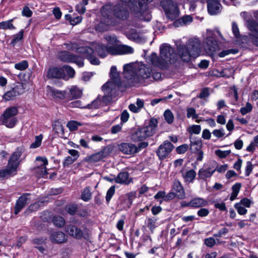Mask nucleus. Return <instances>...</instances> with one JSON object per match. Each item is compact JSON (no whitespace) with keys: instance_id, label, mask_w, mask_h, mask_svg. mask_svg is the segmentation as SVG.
<instances>
[{"instance_id":"obj_1","label":"nucleus","mask_w":258,"mask_h":258,"mask_svg":"<svg viewBox=\"0 0 258 258\" xmlns=\"http://www.w3.org/2000/svg\"><path fill=\"white\" fill-rule=\"evenodd\" d=\"M151 69L143 63L138 66L131 64H125L123 66V75L131 83L140 82V78H149L151 77Z\"/></svg>"},{"instance_id":"obj_2","label":"nucleus","mask_w":258,"mask_h":258,"mask_svg":"<svg viewBox=\"0 0 258 258\" xmlns=\"http://www.w3.org/2000/svg\"><path fill=\"white\" fill-rule=\"evenodd\" d=\"M187 47L180 43H176L177 51L181 60L185 62H188L191 57H197L200 52L201 44L199 39L192 38L188 40Z\"/></svg>"},{"instance_id":"obj_3","label":"nucleus","mask_w":258,"mask_h":258,"mask_svg":"<svg viewBox=\"0 0 258 258\" xmlns=\"http://www.w3.org/2000/svg\"><path fill=\"white\" fill-rule=\"evenodd\" d=\"M128 7L131 12L139 19L150 21L151 16L148 12V4L153 0H120Z\"/></svg>"},{"instance_id":"obj_4","label":"nucleus","mask_w":258,"mask_h":258,"mask_svg":"<svg viewBox=\"0 0 258 258\" xmlns=\"http://www.w3.org/2000/svg\"><path fill=\"white\" fill-rule=\"evenodd\" d=\"M112 13L114 17L120 20H126L130 15L128 8L126 5L119 3L113 6L112 7L109 5L103 6L101 13L104 17L109 18V13Z\"/></svg>"},{"instance_id":"obj_5","label":"nucleus","mask_w":258,"mask_h":258,"mask_svg":"<svg viewBox=\"0 0 258 258\" xmlns=\"http://www.w3.org/2000/svg\"><path fill=\"white\" fill-rule=\"evenodd\" d=\"M158 120L151 118L148 125L137 129L131 136L134 142H139L153 136L156 132L158 126Z\"/></svg>"},{"instance_id":"obj_6","label":"nucleus","mask_w":258,"mask_h":258,"mask_svg":"<svg viewBox=\"0 0 258 258\" xmlns=\"http://www.w3.org/2000/svg\"><path fill=\"white\" fill-rule=\"evenodd\" d=\"M18 113V108L15 106L7 108L0 116L2 124L9 128H13L17 122L16 115Z\"/></svg>"},{"instance_id":"obj_7","label":"nucleus","mask_w":258,"mask_h":258,"mask_svg":"<svg viewBox=\"0 0 258 258\" xmlns=\"http://www.w3.org/2000/svg\"><path fill=\"white\" fill-rule=\"evenodd\" d=\"M24 151L25 149L23 147H18L10 157L7 169L11 174L16 173L21 162L20 158L23 154Z\"/></svg>"},{"instance_id":"obj_8","label":"nucleus","mask_w":258,"mask_h":258,"mask_svg":"<svg viewBox=\"0 0 258 258\" xmlns=\"http://www.w3.org/2000/svg\"><path fill=\"white\" fill-rule=\"evenodd\" d=\"M160 56L167 64L174 62L177 57L174 48L167 44H163L160 46Z\"/></svg>"},{"instance_id":"obj_9","label":"nucleus","mask_w":258,"mask_h":258,"mask_svg":"<svg viewBox=\"0 0 258 258\" xmlns=\"http://www.w3.org/2000/svg\"><path fill=\"white\" fill-rule=\"evenodd\" d=\"M161 6L169 19L174 20L178 17L179 11L177 6L171 0H161Z\"/></svg>"},{"instance_id":"obj_10","label":"nucleus","mask_w":258,"mask_h":258,"mask_svg":"<svg viewBox=\"0 0 258 258\" xmlns=\"http://www.w3.org/2000/svg\"><path fill=\"white\" fill-rule=\"evenodd\" d=\"M77 52L78 53L84 55L88 59L90 63L94 65H98L100 63L99 60L94 55V47L92 46H80L77 48Z\"/></svg>"},{"instance_id":"obj_11","label":"nucleus","mask_w":258,"mask_h":258,"mask_svg":"<svg viewBox=\"0 0 258 258\" xmlns=\"http://www.w3.org/2000/svg\"><path fill=\"white\" fill-rule=\"evenodd\" d=\"M214 164L216 165L217 163L214 161L204 164L203 167L198 171V178L203 180H206L208 178H210L215 172Z\"/></svg>"},{"instance_id":"obj_12","label":"nucleus","mask_w":258,"mask_h":258,"mask_svg":"<svg viewBox=\"0 0 258 258\" xmlns=\"http://www.w3.org/2000/svg\"><path fill=\"white\" fill-rule=\"evenodd\" d=\"M30 196V194L29 193L23 194L16 201L14 208V213L15 215H18L20 211L30 203L31 201Z\"/></svg>"},{"instance_id":"obj_13","label":"nucleus","mask_w":258,"mask_h":258,"mask_svg":"<svg viewBox=\"0 0 258 258\" xmlns=\"http://www.w3.org/2000/svg\"><path fill=\"white\" fill-rule=\"evenodd\" d=\"M173 145L168 141H165L160 145L157 151V155L161 160L164 159L172 151Z\"/></svg>"},{"instance_id":"obj_14","label":"nucleus","mask_w":258,"mask_h":258,"mask_svg":"<svg viewBox=\"0 0 258 258\" xmlns=\"http://www.w3.org/2000/svg\"><path fill=\"white\" fill-rule=\"evenodd\" d=\"M147 61L153 66L158 67L161 69H166L168 65L166 62L162 59L160 56L159 57L155 52L152 53L147 58Z\"/></svg>"},{"instance_id":"obj_15","label":"nucleus","mask_w":258,"mask_h":258,"mask_svg":"<svg viewBox=\"0 0 258 258\" xmlns=\"http://www.w3.org/2000/svg\"><path fill=\"white\" fill-rule=\"evenodd\" d=\"M93 46L94 47L98 55L102 58L106 56L108 54H113V46H109L102 44L93 43Z\"/></svg>"},{"instance_id":"obj_16","label":"nucleus","mask_w":258,"mask_h":258,"mask_svg":"<svg viewBox=\"0 0 258 258\" xmlns=\"http://www.w3.org/2000/svg\"><path fill=\"white\" fill-rule=\"evenodd\" d=\"M118 148L124 154L133 155L138 153L137 146L131 143H121Z\"/></svg>"},{"instance_id":"obj_17","label":"nucleus","mask_w":258,"mask_h":258,"mask_svg":"<svg viewBox=\"0 0 258 258\" xmlns=\"http://www.w3.org/2000/svg\"><path fill=\"white\" fill-rule=\"evenodd\" d=\"M47 94L53 98L67 100V92L55 89L50 86L47 87Z\"/></svg>"},{"instance_id":"obj_18","label":"nucleus","mask_w":258,"mask_h":258,"mask_svg":"<svg viewBox=\"0 0 258 258\" xmlns=\"http://www.w3.org/2000/svg\"><path fill=\"white\" fill-rule=\"evenodd\" d=\"M204 48L209 53L213 54L218 48L217 41L213 37H208L204 44Z\"/></svg>"},{"instance_id":"obj_19","label":"nucleus","mask_w":258,"mask_h":258,"mask_svg":"<svg viewBox=\"0 0 258 258\" xmlns=\"http://www.w3.org/2000/svg\"><path fill=\"white\" fill-rule=\"evenodd\" d=\"M47 76L48 78H63L65 77L64 69L62 67L50 68L48 70Z\"/></svg>"},{"instance_id":"obj_20","label":"nucleus","mask_w":258,"mask_h":258,"mask_svg":"<svg viewBox=\"0 0 258 258\" xmlns=\"http://www.w3.org/2000/svg\"><path fill=\"white\" fill-rule=\"evenodd\" d=\"M66 232L76 239H81L83 236V231L74 225H68L66 227Z\"/></svg>"},{"instance_id":"obj_21","label":"nucleus","mask_w":258,"mask_h":258,"mask_svg":"<svg viewBox=\"0 0 258 258\" xmlns=\"http://www.w3.org/2000/svg\"><path fill=\"white\" fill-rule=\"evenodd\" d=\"M221 4L217 0L208 1V11L211 15L218 14L220 11Z\"/></svg>"},{"instance_id":"obj_22","label":"nucleus","mask_w":258,"mask_h":258,"mask_svg":"<svg viewBox=\"0 0 258 258\" xmlns=\"http://www.w3.org/2000/svg\"><path fill=\"white\" fill-rule=\"evenodd\" d=\"M132 182L130 178L129 174L127 171L119 172L116 177H115V182L121 184L128 185Z\"/></svg>"},{"instance_id":"obj_23","label":"nucleus","mask_w":258,"mask_h":258,"mask_svg":"<svg viewBox=\"0 0 258 258\" xmlns=\"http://www.w3.org/2000/svg\"><path fill=\"white\" fill-rule=\"evenodd\" d=\"M82 91L76 86H73L69 89V92H67V100H71L81 97Z\"/></svg>"},{"instance_id":"obj_24","label":"nucleus","mask_w":258,"mask_h":258,"mask_svg":"<svg viewBox=\"0 0 258 258\" xmlns=\"http://www.w3.org/2000/svg\"><path fill=\"white\" fill-rule=\"evenodd\" d=\"M113 55L131 54L134 52V49L131 46L125 45H118L116 47L113 46Z\"/></svg>"},{"instance_id":"obj_25","label":"nucleus","mask_w":258,"mask_h":258,"mask_svg":"<svg viewBox=\"0 0 258 258\" xmlns=\"http://www.w3.org/2000/svg\"><path fill=\"white\" fill-rule=\"evenodd\" d=\"M208 202L201 198H196L192 199L186 205V207H191L193 208H198L207 206Z\"/></svg>"},{"instance_id":"obj_26","label":"nucleus","mask_w":258,"mask_h":258,"mask_svg":"<svg viewBox=\"0 0 258 258\" xmlns=\"http://www.w3.org/2000/svg\"><path fill=\"white\" fill-rule=\"evenodd\" d=\"M173 190L175 192V195L179 199H183L185 197L183 187L181 183L178 180H175L173 185Z\"/></svg>"},{"instance_id":"obj_27","label":"nucleus","mask_w":258,"mask_h":258,"mask_svg":"<svg viewBox=\"0 0 258 258\" xmlns=\"http://www.w3.org/2000/svg\"><path fill=\"white\" fill-rule=\"evenodd\" d=\"M50 239L53 242L61 243L66 242L67 238L64 233L58 231L54 232L51 234Z\"/></svg>"},{"instance_id":"obj_28","label":"nucleus","mask_w":258,"mask_h":258,"mask_svg":"<svg viewBox=\"0 0 258 258\" xmlns=\"http://www.w3.org/2000/svg\"><path fill=\"white\" fill-rule=\"evenodd\" d=\"M107 156V153L105 150H102L95 154L87 157V160L90 162H97L101 161Z\"/></svg>"},{"instance_id":"obj_29","label":"nucleus","mask_w":258,"mask_h":258,"mask_svg":"<svg viewBox=\"0 0 258 258\" xmlns=\"http://www.w3.org/2000/svg\"><path fill=\"white\" fill-rule=\"evenodd\" d=\"M110 75L111 79L116 85L119 86L120 85L119 75L117 71V69L115 66H112L111 68Z\"/></svg>"},{"instance_id":"obj_30","label":"nucleus","mask_w":258,"mask_h":258,"mask_svg":"<svg viewBox=\"0 0 258 258\" xmlns=\"http://www.w3.org/2000/svg\"><path fill=\"white\" fill-rule=\"evenodd\" d=\"M246 26L250 31L249 34L258 33V23L254 20L249 19L246 22Z\"/></svg>"},{"instance_id":"obj_31","label":"nucleus","mask_w":258,"mask_h":258,"mask_svg":"<svg viewBox=\"0 0 258 258\" xmlns=\"http://www.w3.org/2000/svg\"><path fill=\"white\" fill-rule=\"evenodd\" d=\"M182 174L185 181L190 183L193 182L196 176L197 173L194 170L190 169L185 173L182 172Z\"/></svg>"},{"instance_id":"obj_32","label":"nucleus","mask_w":258,"mask_h":258,"mask_svg":"<svg viewBox=\"0 0 258 258\" xmlns=\"http://www.w3.org/2000/svg\"><path fill=\"white\" fill-rule=\"evenodd\" d=\"M53 131L58 135L63 136L64 134V127L60 121L57 120L55 121L52 124Z\"/></svg>"},{"instance_id":"obj_33","label":"nucleus","mask_w":258,"mask_h":258,"mask_svg":"<svg viewBox=\"0 0 258 258\" xmlns=\"http://www.w3.org/2000/svg\"><path fill=\"white\" fill-rule=\"evenodd\" d=\"M92 198L90 187H85L81 192V199L84 202H88Z\"/></svg>"},{"instance_id":"obj_34","label":"nucleus","mask_w":258,"mask_h":258,"mask_svg":"<svg viewBox=\"0 0 258 258\" xmlns=\"http://www.w3.org/2000/svg\"><path fill=\"white\" fill-rule=\"evenodd\" d=\"M74 54L67 51L61 52L59 55V59L64 62H72Z\"/></svg>"},{"instance_id":"obj_35","label":"nucleus","mask_w":258,"mask_h":258,"mask_svg":"<svg viewBox=\"0 0 258 258\" xmlns=\"http://www.w3.org/2000/svg\"><path fill=\"white\" fill-rule=\"evenodd\" d=\"M14 19H12L8 21L0 22V29H15L16 28L12 23Z\"/></svg>"},{"instance_id":"obj_36","label":"nucleus","mask_w":258,"mask_h":258,"mask_svg":"<svg viewBox=\"0 0 258 258\" xmlns=\"http://www.w3.org/2000/svg\"><path fill=\"white\" fill-rule=\"evenodd\" d=\"M88 4V0H82L81 2L76 5L75 9L80 14H83L86 12L85 6Z\"/></svg>"},{"instance_id":"obj_37","label":"nucleus","mask_w":258,"mask_h":258,"mask_svg":"<svg viewBox=\"0 0 258 258\" xmlns=\"http://www.w3.org/2000/svg\"><path fill=\"white\" fill-rule=\"evenodd\" d=\"M82 125V123L75 120H70L68 122L67 126L71 132L77 131L79 127Z\"/></svg>"},{"instance_id":"obj_38","label":"nucleus","mask_w":258,"mask_h":258,"mask_svg":"<svg viewBox=\"0 0 258 258\" xmlns=\"http://www.w3.org/2000/svg\"><path fill=\"white\" fill-rule=\"evenodd\" d=\"M33 171L35 175L38 177H43L47 174L46 167H35Z\"/></svg>"},{"instance_id":"obj_39","label":"nucleus","mask_w":258,"mask_h":258,"mask_svg":"<svg viewBox=\"0 0 258 258\" xmlns=\"http://www.w3.org/2000/svg\"><path fill=\"white\" fill-rule=\"evenodd\" d=\"M35 164L37 167H46L48 165V160L45 157L38 156L35 159Z\"/></svg>"},{"instance_id":"obj_40","label":"nucleus","mask_w":258,"mask_h":258,"mask_svg":"<svg viewBox=\"0 0 258 258\" xmlns=\"http://www.w3.org/2000/svg\"><path fill=\"white\" fill-rule=\"evenodd\" d=\"M17 96L22 94L25 92L26 89L25 85L22 83H18L17 84L12 88Z\"/></svg>"},{"instance_id":"obj_41","label":"nucleus","mask_w":258,"mask_h":258,"mask_svg":"<svg viewBox=\"0 0 258 258\" xmlns=\"http://www.w3.org/2000/svg\"><path fill=\"white\" fill-rule=\"evenodd\" d=\"M105 39L107 41L109 44L111 45V46L116 47L118 46V41L116 37L114 35H107L105 37Z\"/></svg>"},{"instance_id":"obj_42","label":"nucleus","mask_w":258,"mask_h":258,"mask_svg":"<svg viewBox=\"0 0 258 258\" xmlns=\"http://www.w3.org/2000/svg\"><path fill=\"white\" fill-rule=\"evenodd\" d=\"M52 222L55 226L59 227H63L65 224L64 219L62 217L59 216H54L52 219Z\"/></svg>"},{"instance_id":"obj_43","label":"nucleus","mask_w":258,"mask_h":258,"mask_svg":"<svg viewBox=\"0 0 258 258\" xmlns=\"http://www.w3.org/2000/svg\"><path fill=\"white\" fill-rule=\"evenodd\" d=\"M24 30L22 29L18 33L14 35L11 41V44L15 46L18 42L21 40L23 37Z\"/></svg>"},{"instance_id":"obj_44","label":"nucleus","mask_w":258,"mask_h":258,"mask_svg":"<svg viewBox=\"0 0 258 258\" xmlns=\"http://www.w3.org/2000/svg\"><path fill=\"white\" fill-rule=\"evenodd\" d=\"M156 221L155 218H148L146 221L145 224L147 227L150 230L151 233H153L154 229L156 228Z\"/></svg>"},{"instance_id":"obj_45","label":"nucleus","mask_w":258,"mask_h":258,"mask_svg":"<svg viewBox=\"0 0 258 258\" xmlns=\"http://www.w3.org/2000/svg\"><path fill=\"white\" fill-rule=\"evenodd\" d=\"M107 20H105V22H100L96 26V29L99 31H106L108 29V26L109 25V20L108 18L104 17Z\"/></svg>"},{"instance_id":"obj_46","label":"nucleus","mask_w":258,"mask_h":258,"mask_svg":"<svg viewBox=\"0 0 258 258\" xmlns=\"http://www.w3.org/2000/svg\"><path fill=\"white\" fill-rule=\"evenodd\" d=\"M16 96H17V95H16L14 90L12 89L3 95V98L6 101H10L14 99Z\"/></svg>"},{"instance_id":"obj_47","label":"nucleus","mask_w":258,"mask_h":258,"mask_svg":"<svg viewBox=\"0 0 258 258\" xmlns=\"http://www.w3.org/2000/svg\"><path fill=\"white\" fill-rule=\"evenodd\" d=\"M127 37L131 40H137L140 36L137 31L135 29H131L126 32Z\"/></svg>"},{"instance_id":"obj_48","label":"nucleus","mask_w":258,"mask_h":258,"mask_svg":"<svg viewBox=\"0 0 258 258\" xmlns=\"http://www.w3.org/2000/svg\"><path fill=\"white\" fill-rule=\"evenodd\" d=\"M202 141L200 139H197L196 138L192 139L190 140V149L192 151L193 147L196 146L195 149L198 150L199 148L202 146Z\"/></svg>"},{"instance_id":"obj_49","label":"nucleus","mask_w":258,"mask_h":258,"mask_svg":"<svg viewBox=\"0 0 258 258\" xmlns=\"http://www.w3.org/2000/svg\"><path fill=\"white\" fill-rule=\"evenodd\" d=\"M164 116L167 122L169 124L173 122L174 120V115L170 110L167 109L165 111L164 113Z\"/></svg>"},{"instance_id":"obj_50","label":"nucleus","mask_w":258,"mask_h":258,"mask_svg":"<svg viewBox=\"0 0 258 258\" xmlns=\"http://www.w3.org/2000/svg\"><path fill=\"white\" fill-rule=\"evenodd\" d=\"M28 67V62L27 60H24L15 64V68L20 71H24Z\"/></svg>"},{"instance_id":"obj_51","label":"nucleus","mask_w":258,"mask_h":258,"mask_svg":"<svg viewBox=\"0 0 258 258\" xmlns=\"http://www.w3.org/2000/svg\"><path fill=\"white\" fill-rule=\"evenodd\" d=\"M66 211L70 215H74L78 209V206L76 204H70L66 207Z\"/></svg>"},{"instance_id":"obj_52","label":"nucleus","mask_w":258,"mask_h":258,"mask_svg":"<svg viewBox=\"0 0 258 258\" xmlns=\"http://www.w3.org/2000/svg\"><path fill=\"white\" fill-rule=\"evenodd\" d=\"M201 131V127L200 125H192L189 126L188 128V132L190 134H196L198 135L200 133Z\"/></svg>"},{"instance_id":"obj_53","label":"nucleus","mask_w":258,"mask_h":258,"mask_svg":"<svg viewBox=\"0 0 258 258\" xmlns=\"http://www.w3.org/2000/svg\"><path fill=\"white\" fill-rule=\"evenodd\" d=\"M252 109V105L249 102H247L245 106L240 108V112L242 115L250 112Z\"/></svg>"},{"instance_id":"obj_54","label":"nucleus","mask_w":258,"mask_h":258,"mask_svg":"<svg viewBox=\"0 0 258 258\" xmlns=\"http://www.w3.org/2000/svg\"><path fill=\"white\" fill-rule=\"evenodd\" d=\"M42 139V136L41 135L36 136L34 142L32 143L30 146V148L35 149L39 147L41 144Z\"/></svg>"},{"instance_id":"obj_55","label":"nucleus","mask_w":258,"mask_h":258,"mask_svg":"<svg viewBox=\"0 0 258 258\" xmlns=\"http://www.w3.org/2000/svg\"><path fill=\"white\" fill-rule=\"evenodd\" d=\"M192 20V18L190 16H185L183 17L181 19L178 20L174 22L175 26H178V23H180L181 22L183 24H186L190 22H191Z\"/></svg>"},{"instance_id":"obj_56","label":"nucleus","mask_w":258,"mask_h":258,"mask_svg":"<svg viewBox=\"0 0 258 258\" xmlns=\"http://www.w3.org/2000/svg\"><path fill=\"white\" fill-rule=\"evenodd\" d=\"M115 186H111L107 190L106 196V202L108 203L115 193Z\"/></svg>"},{"instance_id":"obj_57","label":"nucleus","mask_w":258,"mask_h":258,"mask_svg":"<svg viewBox=\"0 0 258 258\" xmlns=\"http://www.w3.org/2000/svg\"><path fill=\"white\" fill-rule=\"evenodd\" d=\"M198 115L194 108L190 107L187 109L186 116L187 118H192V119H194L195 118H198Z\"/></svg>"},{"instance_id":"obj_58","label":"nucleus","mask_w":258,"mask_h":258,"mask_svg":"<svg viewBox=\"0 0 258 258\" xmlns=\"http://www.w3.org/2000/svg\"><path fill=\"white\" fill-rule=\"evenodd\" d=\"M231 150L222 151L217 150L215 151V154L220 158H225L231 153Z\"/></svg>"},{"instance_id":"obj_59","label":"nucleus","mask_w":258,"mask_h":258,"mask_svg":"<svg viewBox=\"0 0 258 258\" xmlns=\"http://www.w3.org/2000/svg\"><path fill=\"white\" fill-rule=\"evenodd\" d=\"M232 30L235 38H238L240 37V34L239 28L235 22H232Z\"/></svg>"},{"instance_id":"obj_60","label":"nucleus","mask_w":258,"mask_h":258,"mask_svg":"<svg viewBox=\"0 0 258 258\" xmlns=\"http://www.w3.org/2000/svg\"><path fill=\"white\" fill-rule=\"evenodd\" d=\"M101 105V99L98 97L96 100L92 101L91 104L87 105V108L89 109H96L99 108Z\"/></svg>"},{"instance_id":"obj_61","label":"nucleus","mask_w":258,"mask_h":258,"mask_svg":"<svg viewBox=\"0 0 258 258\" xmlns=\"http://www.w3.org/2000/svg\"><path fill=\"white\" fill-rule=\"evenodd\" d=\"M234 207L237 210L239 215H243L247 213V210L239 203H236L234 205Z\"/></svg>"},{"instance_id":"obj_62","label":"nucleus","mask_w":258,"mask_h":258,"mask_svg":"<svg viewBox=\"0 0 258 258\" xmlns=\"http://www.w3.org/2000/svg\"><path fill=\"white\" fill-rule=\"evenodd\" d=\"M62 68L64 69V72L65 71L70 78L74 77L75 74V71L73 68L69 66H64Z\"/></svg>"},{"instance_id":"obj_63","label":"nucleus","mask_w":258,"mask_h":258,"mask_svg":"<svg viewBox=\"0 0 258 258\" xmlns=\"http://www.w3.org/2000/svg\"><path fill=\"white\" fill-rule=\"evenodd\" d=\"M188 149V145L186 144H182L176 149V151L178 154H181L185 153Z\"/></svg>"},{"instance_id":"obj_64","label":"nucleus","mask_w":258,"mask_h":258,"mask_svg":"<svg viewBox=\"0 0 258 258\" xmlns=\"http://www.w3.org/2000/svg\"><path fill=\"white\" fill-rule=\"evenodd\" d=\"M249 39L251 42L255 46L258 47V33L249 34Z\"/></svg>"}]
</instances>
